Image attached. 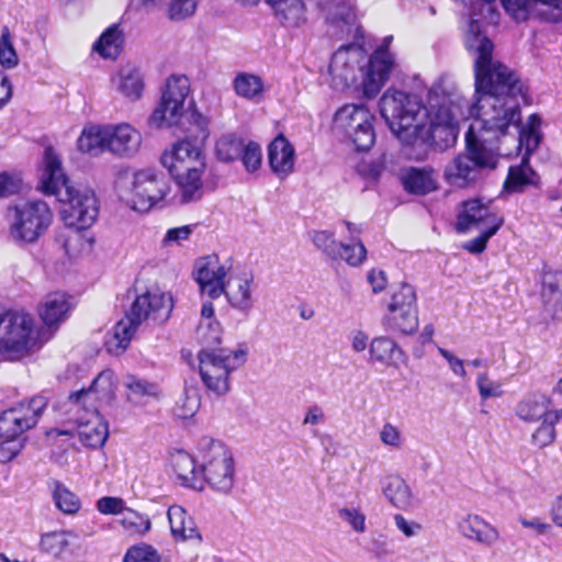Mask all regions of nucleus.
I'll return each instance as SVG.
<instances>
[{"instance_id": "nucleus-42", "label": "nucleus", "mask_w": 562, "mask_h": 562, "mask_svg": "<svg viewBox=\"0 0 562 562\" xmlns=\"http://www.w3.org/2000/svg\"><path fill=\"white\" fill-rule=\"evenodd\" d=\"M319 8L326 21L333 25H350L355 22L353 10L345 0H321Z\"/></svg>"}, {"instance_id": "nucleus-7", "label": "nucleus", "mask_w": 562, "mask_h": 562, "mask_svg": "<svg viewBox=\"0 0 562 562\" xmlns=\"http://www.w3.org/2000/svg\"><path fill=\"white\" fill-rule=\"evenodd\" d=\"M47 398L37 395L23 400L0 414V462L11 461L19 452L13 439L32 429L47 407Z\"/></svg>"}, {"instance_id": "nucleus-12", "label": "nucleus", "mask_w": 562, "mask_h": 562, "mask_svg": "<svg viewBox=\"0 0 562 562\" xmlns=\"http://www.w3.org/2000/svg\"><path fill=\"white\" fill-rule=\"evenodd\" d=\"M374 116L363 105L346 104L335 114L334 128L344 134L359 151L369 150L375 142Z\"/></svg>"}, {"instance_id": "nucleus-52", "label": "nucleus", "mask_w": 562, "mask_h": 562, "mask_svg": "<svg viewBox=\"0 0 562 562\" xmlns=\"http://www.w3.org/2000/svg\"><path fill=\"white\" fill-rule=\"evenodd\" d=\"M338 517L348 524L350 528L358 532L363 533L367 529L366 526V515L358 507H349L345 506L342 508L338 509Z\"/></svg>"}, {"instance_id": "nucleus-20", "label": "nucleus", "mask_w": 562, "mask_h": 562, "mask_svg": "<svg viewBox=\"0 0 562 562\" xmlns=\"http://www.w3.org/2000/svg\"><path fill=\"white\" fill-rule=\"evenodd\" d=\"M75 414L74 420L78 425V436L80 441L91 448L102 447L109 436L108 425L98 413V406L91 403L89 407H81L76 411L69 407Z\"/></svg>"}, {"instance_id": "nucleus-33", "label": "nucleus", "mask_w": 562, "mask_h": 562, "mask_svg": "<svg viewBox=\"0 0 562 562\" xmlns=\"http://www.w3.org/2000/svg\"><path fill=\"white\" fill-rule=\"evenodd\" d=\"M172 468L181 484L196 490L203 488L201 472L196 471L194 459L184 451L172 456Z\"/></svg>"}, {"instance_id": "nucleus-62", "label": "nucleus", "mask_w": 562, "mask_h": 562, "mask_svg": "<svg viewBox=\"0 0 562 562\" xmlns=\"http://www.w3.org/2000/svg\"><path fill=\"white\" fill-rule=\"evenodd\" d=\"M22 179L8 172L0 173V198H7L21 191Z\"/></svg>"}, {"instance_id": "nucleus-22", "label": "nucleus", "mask_w": 562, "mask_h": 562, "mask_svg": "<svg viewBox=\"0 0 562 562\" xmlns=\"http://www.w3.org/2000/svg\"><path fill=\"white\" fill-rule=\"evenodd\" d=\"M496 220L504 217L492 210L490 203H483L479 199L465 201L458 215L457 231L465 233L471 229H484L494 226Z\"/></svg>"}, {"instance_id": "nucleus-55", "label": "nucleus", "mask_w": 562, "mask_h": 562, "mask_svg": "<svg viewBox=\"0 0 562 562\" xmlns=\"http://www.w3.org/2000/svg\"><path fill=\"white\" fill-rule=\"evenodd\" d=\"M504 220H496L491 228L479 229L481 233L476 238L469 240L464 245V249L472 254H481L485 248L488 239L494 236L503 225Z\"/></svg>"}, {"instance_id": "nucleus-6", "label": "nucleus", "mask_w": 562, "mask_h": 562, "mask_svg": "<svg viewBox=\"0 0 562 562\" xmlns=\"http://www.w3.org/2000/svg\"><path fill=\"white\" fill-rule=\"evenodd\" d=\"M499 156V148L486 145V138L465 134V150L446 165L443 178L453 187L467 188L480 180L485 170L495 169Z\"/></svg>"}, {"instance_id": "nucleus-40", "label": "nucleus", "mask_w": 562, "mask_h": 562, "mask_svg": "<svg viewBox=\"0 0 562 562\" xmlns=\"http://www.w3.org/2000/svg\"><path fill=\"white\" fill-rule=\"evenodd\" d=\"M69 311V303L64 293H52L45 297L40 315L47 326L63 322Z\"/></svg>"}, {"instance_id": "nucleus-28", "label": "nucleus", "mask_w": 562, "mask_h": 562, "mask_svg": "<svg viewBox=\"0 0 562 562\" xmlns=\"http://www.w3.org/2000/svg\"><path fill=\"white\" fill-rule=\"evenodd\" d=\"M112 87L125 98L138 100L144 90V78L138 67L126 64L112 76Z\"/></svg>"}, {"instance_id": "nucleus-34", "label": "nucleus", "mask_w": 562, "mask_h": 562, "mask_svg": "<svg viewBox=\"0 0 562 562\" xmlns=\"http://www.w3.org/2000/svg\"><path fill=\"white\" fill-rule=\"evenodd\" d=\"M232 86L236 95L251 102H259L265 93L262 78L251 72H237Z\"/></svg>"}, {"instance_id": "nucleus-53", "label": "nucleus", "mask_w": 562, "mask_h": 562, "mask_svg": "<svg viewBox=\"0 0 562 562\" xmlns=\"http://www.w3.org/2000/svg\"><path fill=\"white\" fill-rule=\"evenodd\" d=\"M239 159L248 172L257 171L262 164L261 147L255 142L245 144Z\"/></svg>"}, {"instance_id": "nucleus-26", "label": "nucleus", "mask_w": 562, "mask_h": 562, "mask_svg": "<svg viewBox=\"0 0 562 562\" xmlns=\"http://www.w3.org/2000/svg\"><path fill=\"white\" fill-rule=\"evenodd\" d=\"M142 135L130 124L109 125L108 150L121 157L136 154Z\"/></svg>"}, {"instance_id": "nucleus-50", "label": "nucleus", "mask_w": 562, "mask_h": 562, "mask_svg": "<svg viewBox=\"0 0 562 562\" xmlns=\"http://www.w3.org/2000/svg\"><path fill=\"white\" fill-rule=\"evenodd\" d=\"M19 58L13 46L11 33L8 26H3L0 36V65L4 68H13Z\"/></svg>"}, {"instance_id": "nucleus-32", "label": "nucleus", "mask_w": 562, "mask_h": 562, "mask_svg": "<svg viewBox=\"0 0 562 562\" xmlns=\"http://www.w3.org/2000/svg\"><path fill=\"white\" fill-rule=\"evenodd\" d=\"M551 401L548 396L533 393L525 396L516 406V415L528 423H535L541 418L546 419L550 409Z\"/></svg>"}, {"instance_id": "nucleus-63", "label": "nucleus", "mask_w": 562, "mask_h": 562, "mask_svg": "<svg viewBox=\"0 0 562 562\" xmlns=\"http://www.w3.org/2000/svg\"><path fill=\"white\" fill-rule=\"evenodd\" d=\"M394 524L396 528L407 538L416 537L423 530V526L419 522L415 520H408L401 514H396L394 516Z\"/></svg>"}, {"instance_id": "nucleus-17", "label": "nucleus", "mask_w": 562, "mask_h": 562, "mask_svg": "<svg viewBox=\"0 0 562 562\" xmlns=\"http://www.w3.org/2000/svg\"><path fill=\"white\" fill-rule=\"evenodd\" d=\"M465 102L468 101L464 99H442L441 102L430 104L426 123H429L432 138L445 134L447 146L456 142L459 121L469 117Z\"/></svg>"}, {"instance_id": "nucleus-9", "label": "nucleus", "mask_w": 562, "mask_h": 562, "mask_svg": "<svg viewBox=\"0 0 562 562\" xmlns=\"http://www.w3.org/2000/svg\"><path fill=\"white\" fill-rule=\"evenodd\" d=\"M40 346V336L32 316L5 311L0 327V355L10 360H16Z\"/></svg>"}, {"instance_id": "nucleus-38", "label": "nucleus", "mask_w": 562, "mask_h": 562, "mask_svg": "<svg viewBox=\"0 0 562 562\" xmlns=\"http://www.w3.org/2000/svg\"><path fill=\"white\" fill-rule=\"evenodd\" d=\"M370 361L385 367L393 366L402 356V350L390 337L380 336L371 340L369 345Z\"/></svg>"}, {"instance_id": "nucleus-14", "label": "nucleus", "mask_w": 562, "mask_h": 562, "mask_svg": "<svg viewBox=\"0 0 562 562\" xmlns=\"http://www.w3.org/2000/svg\"><path fill=\"white\" fill-rule=\"evenodd\" d=\"M383 323L389 329L405 335L417 330L416 293L412 285L403 283L393 292Z\"/></svg>"}, {"instance_id": "nucleus-1", "label": "nucleus", "mask_w": 562, "mask_h": 562, "mask_svg": "<svg viewBox=\"0 0 562 562\" xmlns=\"http://www.w3.org/2000/svg\"><path fill=\"white\" fill-rule=\"evenodd\" d=\"M464 45L473 59L474 101L465 102L473 117L467 134L486 138V145L510 131H519L521 110L518 97H525V85L509 67L494 58L493 42L481 32L476 20L469 22Z\"/></svg>"}, {"instance_id": "nucleus-18", "label": "nucleus", "mask_w": 562, "mask_h": 562, "mask_svg": "<svg viewBox=\"0 0 562 562\" xmlns=\"http://www.w3.org/2000/svg\"><path fill=\"white\" fill-rule=\"evenodd\" d=\"M392 40V36H386L367 63L363 81H361V89L367 98H373L380 92L395 68L394 56L389 50Z\"/></svg>"}, {"instance_id": "nucleus-60", "label": "nucleus", "mask_w": 562, "mask_h": 562, "mask_svg": "<svg viewBox=\"0 0 562 562\" xmlns=\"http://www.w3.org/2000/svg\"><path fill=\"white\" fill-rule=\"evenodd\" d=\"M380 440L383 445L401 449L404 443V437L398 427L391 423H385L380 430Z\"/></svg>"}, {"instance_id": "nucleus-31", "label": "nucleus", "mask_w": 562, "mask_h": 562, "mask_svg": "<svg viewBox=\"0 0 562 562\" xmlns=\"http://www.w3.org/2000/svg\"><path fill=\"white\" fill-rule=\"evenodd\" d=\"M541 296L547 310L559 317L562 314V272H544Z\"/></svg>"}, {"instance_id": "nucleus-48", "label": "nucleus", "mask_w": 562, "mask_h": 562, "mask_svg": "<svg viewBox=\"0 0 562 562\" xmlns=\"http://www.w3.org/2000/svg\"><path fill=\"white\" fill-rule=\"evenodd\" d=\"M339 259L344 260L347 265L351 267H359L367 259V248L364 247L361 240H357L355 243L341 241L339 246L338 260Z\"/></svg>"}, {"instance_id": "nucleus-51", "label": "nucleus", "mask_w": 562, "mask_h": 562, "mask_svg": "<svg viewBox=\"0 0 562 562\" xmlns=\"http://www.w3.org/2000/svg\"><path fill=\"white\" fill-rule=\"evenodd\" d=\"M124 562H160V555L153 546L140 543L127 550Z\"/></svg>"}, {"instance_id": "nucleus-24", "label": "nucleus", "mask_w": 562, "mask_h": 562, "mask_svg": "<svg viewBox=\"0 0 562 562\" xmlns=\"http://www.w3.org/2000/svg\"><path fill=\"white\" fill-rule=\"evenodd\" d=\"M276 21L288 30L303 27L307 23V8L304 0H265Z\"/></svg>"}, {"instance_id": "nucleus-56", "label": "nucleus", "mask_w": 562, "mask_h": 562, "mask_svg": "<svg viewBox=\"0 0 562 562\" xmlns=\"http://www.w3.org/2000/svg\"><path fill=\"white\" fill-rule=\"evenodd\" d=\"M198 0H171L168 16L172 21H181L191 16L196 10Z\"/></svg>"}, {"instance_id": "nucleus-23", "label": "nucleus", "mask_w": 562, "mask_h": 562, "mask_svg": "<svg viewBox=\"0 0 562 562\" xmlns=\"http://www.w3.org/2000/svg\"><path fill=\"white\" fill-rule=\"evenodd\" d=\"M252 284L254 277L251 274L232 271L223 285V294L229 305L244 315H249L255 305Z\"/></svg>"}, {"instance_id": "nucleus-30", "label": "nucleus", "mask_w": 562, "mask_h": 562, "mask_svg": "<svg viewBox=\"0 0 562 562\" xmlns=\"http://www.w3.org/2000/svg\"><path fill=\"white\" fill-rule=\"evenodd\" d=\"M167 514L173 538L177 540H201L193 518L187 514L183 507L172 505Z\"/></svg>"}, {"instance_id": "nucleus-4", "label": "nucleus", "mask_w": 562, "mask_h": 562, "mask_svg": "<svg viewBox=\"0 0 562 562\" xmlns=\"http://www.w3.org/2000/svg\"><path fill=\"white\" fill-rule=\"evenodd\" d=\"M173 300L170 293L159 289L137 295L124 318L116 323L105 346L110 353L121 355L128 347L134 334L144 322L164 324L171 315Z\"/></svg>"}, {"instance_id": "nucleus-11", "label": "nucleus", "mask_w": 562, "mask_h": 562, "mask_svg": "<svg viewBox=\"0 0 562 562\" xmlns=\"http://www.w3.org/2000/svg\"><path fill=\"white\" fill-rule=\"evenodd\" d=\"M246 359L244 350L202 349L199 352V370L206 389L217 395L229 391V374Z\"/></svg>"}, {"instance_id": "nucleus-13", "label": "nucleus", "mask_w": 562, "mask_h": 562, "mask_svg": "<svg viewBox=\"0 0 562 562\" xmlns=\"http://www.w3.org/2000/svg\"><path fill=\"white\" fill-rule=\"evenodd\" d=\"M190 92L187 76L171 75L167 78L158 105L149 116L155 127L176 125L184 113V101Z\"/></svg>"}, {"instance_id": "nucleus-8", "label": "nucleus", "mask_w": 562, "mask_h": 562, "mask_svg": "<svg viewBox=\"0 0 562 562\" xmlns=\"http://www.w3.org/2000/svg\"><path fill=\"white\" fill-rule=\"evenodd\" d=\"M201 454V476L203 484L218 493L228 494L235 482L234 460L227 447L211 438H203L199 442Z\"/></svg>"}, {"instance_id": "nucleus-25", "label": "nucleus", "mask_w": 562, "mask_h": 562, "mask_svg": "<svg viewBox=\"0 0 562 562\" xmlns=\"http://www.w3.org/2000/svg\"><path fill=\"white\" fill-rule=\"evenodd\" d=\"M459 532L467 539L485 547L494 546L499 539L498 530L475 514H468L458 522Z\"/></svg>"}, {"instance_id": "nucleus-2", "label": "nucleus", "mask_w": 562, "mask_h": 562, "mask_svg": "<svg viewBox=\"0 0 562 562\" xmlns=\"http://www.w3.org/2000/svg\"><path fill=\"white\" fill-rule=\"evenodd\" d=\"M38 189L46 195H55L64 205L61 216L67 226L81 231L95 222L99 204L94 192L89 188L69 184L60 158L52 147L44 150Z\"/></svg>"}, {"instance_id": "nucleus-43", "label": "nucleus", "mask_w": 562, "mask_h": 562, "mask_svg": "<svg viewBox=\"0 0 562 562\" xmlns=\"http://www.w3.org/2000/svg\"><path fill=\"white\" fill-rule=\"evenodd\" d=\"M123 36L119 25L108 27L94 43L93 49L103 58H116L122 49Z\"/></svg>"}, {"instance_id": "nucleus-21", "label": "nucleus", "mask_w": 562, "mask_h": 562, "mask_svg": "<svg viewBox=\"0 0 562 562\" xmlns=\"http://www.w3.org/2000/svg\"><path fill=\"white\" fill-rule=\"evenodd\" d=\"M115 395L114 372L110 369L101 371L92 381L89 389H82L69 396L71 409L79 412L81 407H89L91 403H109Z\"/></svg>"}, {"instance_id": "nucleus-61", "label": "nucleus", "mask_w": 562, "mask_h": 562, "mask_svg": "<svg viewBox=\"0 0 562 562\" xmlns=\"http://www.w3.org/2000/svg\"><path fill=\"white\" fill-rule=\"evenodd\" d=\"M95 507L103 515H117L125 512V503L120 497L103 496L97 501Z\"/></svg>"}, {"instance_id": "nucleus-19", "label": "nucleus", "mask_w": 562, "mask_h": 562, "mask_svg": "<svg viewBox=\"0 0 562 562\" xmlns=\"http://www.w3.org/2000/svg\"><path fill=\"white\" fill-rule=\"evenodd\" d=\"M232 273V263L227 259L222 262L217 255L202 258L196 265V282L201 291L211 299H218L224 291V283Z\"/></svg>"}, {"instance_id": "nucleus-49", "label": "nucleus", "mask_w": 562, "mask_h": 562, "mask_svg": "<svg viewBox=\"0 0 562 562\" xmlns=\"http://www.w3.org/2000/svg\"><path fill=\"white\" fill-rule=\"evenodd\" d=\"M121 524L128 532L139 536L148 532L151 527L148 516L139 514L131 508H126L123 513Z\"/></svg>"}, {"instance_id": "nucleus-27", "label": "nucleus", "mask_w": 562, "mask_h": 562, "mask_svg": "<svg viewBox=\"0 0 562 562\" xmlns=\"http://www.w3.org/2000/svg\"><path fill=\"white\" fill-rule=\"evenodd\" d=\"M268 161L272 172L285 179L294 170L295 151L284 135H278L268 147Z\"/></svg>"}, {"instance_id": "nucleus-15", "label": "nucleus", "mask_w": 562, "mask_h": 562, "mask_svg": "<svg viewBox=\"0 0 562 562\" xmlns=\"http://www.w3.org/2000/svg\"><path fill=\"white\" fill-rule=\"evenodd\" d=\"M364 52L356 45L341 46L331 56L328 75L333 89L344 91L356 83L358 72L364 77Z\"/></svg>"}, {"instance_id": "nucleus-44", "label": "nucleus", "mask_w": 562, "mask_h": 562, "mask_svg": "<svg viewBox=\"0 0 562 562\" xmlns=\"http://www.w3.org/2000/svg\"><path fill=\"white\" fill-rule=\"evenodd\" d=\"M562 418V409L550 412L538 429L532 434L531 440L539 448L547 447L555 439V424Z\"/></svg>"}, {"instance_id": "nucleus-59", "label": "nucleus", "mask_w": 562, "mask_h": 562, "mask_svg": "<svg viewBox=\"0 0 562 562\" xmlns=\"http://www.w3.org/2000/svg\"><path fill=\"white\" fill-rule=\"evenodd\" d=\"M476 384L482 400L499 397L503 395L502 384L497 381L491 380L487 373H480L477 375Z\"/></svg>"}, {"instance_id": "nucleus-45", "label": "nucleus", "mask_w": 562, "mask_h": 562, "mask_svg": "<svg viewBox=\"0 0 562 562\" xmlns=\"http://www.w3.org/2000/svg\"><path fill=\"white\" fill-rule=\"evenodd\" d=\"M244 145L243 139L234 134L223 135L215 145L216 157L224 162L239 159Z\"/></svg>"}, {"instance_id": "nucleus-46", "label": "nucleus", "mask_w": 562, "mask_h": 562, "mask_svg": "<svg viewBox=\"0 0 562 562\" xmlns=\"http://www.w3.org/2000/svg\"><path fill=\"white\" fill-rule=\"evenodd\" d=\"M308 237L317 250L333 260H338L341 241L336 239L333 232L326 229L312 231L308 233Z\"/></svg>"}, {"instance_id": "nucleus-37", "label": "nucleus", "mask_w": 562, "mask_h": 562, "mask_svg": "<svg viewBox=\"0 0 562 562\" xmlns=\"http://www.w3.org/2000/svg\"><path fill=\"white\" fill-rule=\"evenodd\" d=\"M540 178L529 164V159L525 156L518 166H512L505 181V188L508 191L520 192L528 186H539Z\"/></svg>"}, {"instance_id": "nucleus-36", "label": "nucleus", "mask_w": 562, "mask_h": 562, "mask_svg": "<svg viewBox=\"0 0 562 562\" xmlns=\"http://www.w3.org/2000/svg\"><path fill=\"white\" fill-rule=\"evenodd\" d=\"M382 493L396 508L406 509L413 503V494L409 485L397 475L387 476L383 483Z\"/></svg>"}, {"instance_id": "nucleus-54", "label": "nucleus", "mask_w": 562, "mask_h": 562, "mask_svg": "<svg viewBox=\"0 0 562 562\" xmlns=\"http://www.w3.org/2000/svg\"><path fill=\"white\" fill-rule=\"evenodd\" d=\"M533 10L549 22L562 21V0H537Z\"/></svg>"}, {"instance_id": "nucleus-39", "label": "nucleus", "mask_w": 562, "mask_h": 562, "mask_svg": "<svg viewBox=\"0 0 562 562\" xmlns=\"http://www.w3.org/2000/svg\"><path fill=\"white\" fill-rule=\"evenodd\" d=\"M52 498L55 506L65 515L74 516L81 509L80 497L70 491L64 483L52 479L48 481Z\"/></svg>"}, {"instance_id": "nucleus-64", "label": "nucleus", "mask_w": 562, "mask_h": 562, "mask_svg": "<svg viewBox=\"0 0 562 562\" xmlns=\"http://www.w3.org/2000/svg\"><path fill=\"white\" fill-rule=\"evenodd\" d=\"M369 551L378 559L393 554L386 537L382 535L371 540Z\"/></svg>"}, {"instance_id": "nucleus-57", "label": "nucleus", "mask_w": 562, "mask_h": 562, "mask_svg": "<svg viewBox=\"0 0 562 562\" xmlns=\"http://www.w3.org/2000/svg\"><path fill=\"white\" fill-rule=\"evenodd\" d=\"M221 324L217 321L200 323L198 327V336L206 346H214L221 342Z\"/></svg>"}, {"instance_id": "nucleus-16", "label": "nucleus", "mask_w": 562, "mask_h": 562, "mask_svg": "<svg viewBox=\"0 0 562 562\" xmlns=\"http://www.w3.org/2000/svg\"><path fill=\"white\" fill-rule=\"evenodd\" d=\"M169 191L170 186L162 175L140 170L134 175L127 203L135 211L147 212L164 201Z\"/></svg>"}, {"instance_id": "nucleus-10", "label": "nucleus", "mask_w": 562, "mask_h": 562, "mask_svg": "<svg viewBox=\"0 0 562 562\" xmlns=\"http://www.w3.org/2000/svg\"><path fill=\"white\" fill-rule=\"evenodd\" d=\"M10 235L16 241L35 243L53 223V211L45 201L34 199L10 209Z\"/></svg>"}, {"instance_id": "nucleus-29", "label": "nucleus", "mask_w": 562, "mask_h": 562, "mask_svg": "<svg viewBox=\"0 0 562 562\" xmlns=\"http://www.w3.org/2000/svg\"><path fill=\"white\" fill-rule=\"evenodd\" d=\"M404 189L417 195H426L437 190L435 170L430 167H409L402 172L401 177Z\"/></svg>"}, {"instance_id": "nucleus-3", "label": "nucleus", "mask_w": 562, "mask_h": 562, "mask_svg": "<svg viewBox=\"0 0 562 562\" xmlns=\"http://www.w3.org/2000/svg\"><path fill=\"white\" fill-rule=\"evenodd\" d=\"M160 161L178 188L171 199L173 203L188 204L202 199L206 164L200 145L188 138L181 139L164 151Z\"/></svg>"}, {"instance_id": "nucleus-58", "label": "nucleus", "mask_w": 562, "mask_h": 562, "mask_svg": "<svg viewBox=\"0 0 562 562\" xmlns=\"http://www.w3.org/2000/svg\"><path fill=\"white\" fill-rule=\"evenodd\" d=\"M200 406V401L195 394L184 393L176 404L175 414L182 419L194 416Z\"/></svg>"}, {"instance_id": "nucleus-47", "label": "nucleus", "mask_w": 562, "mask_h": 562, "mask_svg": "<svg viewBox=\"0 0 562 562\" xmlns=\"http://www.w3.org/2000/svg\"><path fill=\"white\" fill-rule=\"evenodd\" d=\"M70 531L60 530L44 533L41 538L42 550L54 557H60L69 547Z\"/></svg>"}, {"instance_id": "nucleus-5", "label": "nucleus", "mask_w": 562, "mask_h": 562, "mask_svg": "<svg viewBox=\"0 0 562 562\" xmlns=\"http://www.w3.org/2000/svg\"><path fill=\"white\" fill-rule=\"evenodd\" d=\"M379 106L392 133L404 142H411L426 125L427 108L416 93L387 89Z\"/></svg>"}, {"instance_id": "nucleus-41", "label": "nucleus", "mask_w": 562, "mask_h": 562, "mask_svg": "<svg viewBox=\"0 0 562 562\" xmlns=\"http://www.w3.org/2000/svg\"><path fill=\"white\" fill-rule=\"evenodd\" d=\"M109 126L85 128L78 138V148L82 153L98 155L108 150Z\"/></svg>"}, {"instance_id": "nucleus-35", "label": "nucleus", "mask_w": 562, "mask_h": 562, "mask_svg": "<svg viewBox=\"0 0 562 562\" xmlns=\"http://www.w3.org/2000/svg\"><path fill=\"white\" fill-rule=\"evenodd\" d=\"M123 385L126 389L127 401L135 405L145 403L146 398H158L160 395L158 384L134 374H127L123 380Z\"/></svg>"}]
</instances>
